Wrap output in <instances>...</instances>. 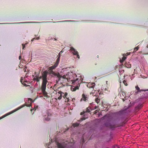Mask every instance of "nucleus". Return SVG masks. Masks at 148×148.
Masks as SVG:
<instances>
[{
  "label": "nucleus",
  "mask_w": 148,
  "mask_h": 148,
  "mask_svg": "<svg viewBox=\"0 0 148 148\" xmlns=\"http://www.w3.org/2000/svg\"><path fill=\"white\" fill-rule=\"evenodd\" d=\"M70 50L72 53L73 55H76L78 59L80 58V56L78 54V52L73 47H71Z\"/></svg>",
  "instance_id": "nucleus-1"
},
{
  "label": "nucleus",
  "mask_w": 148,
  "mask_h": 148,
  "mask_svg": "<svg viewBox=\"0 0 148 148\" xmlns=\"http://www.w3.org/2000/svg\"><path fill=\"white\" fill-rule=\"evenodd\" d=\"M127 55H126V54H123V57L122 58V59L120 60V62L122 63L126 58V57L125 56L130 55V53H127Z\"/></svg>",
  "instance_id": "nucleus-2"
},
{
  "label": "nucleus",
  "mask_w": 148,
  "mask_h": 148,
  "mask_svg": "<svg viewBox=\"0 0 148 148\" xmlns=\"http://www.w3.org/2000/svg\"><path fill=\"white\" fill-rule=\"evenodd\" d=\"M60 57H58V58L57 59L56 63L55 65H57L58 64L59 61L60 60Z\"/></svg>",
  "instance_id": "nucleus-3"
},
{
  "label": "nucleus",
  "mask_w": 148,
  "mask_h": 148,
  "mask_svg": "<svg viewBox=\"0 0 148 148\" xmlns=\"http://www.w3.org/2000/svg\"><path fill=\"white\" fill-rule=\"evenodd\" d=\"M63 52V51L62 50L60 52V53H59V54H58V55H59L58 57H60V55Z\"/></svg>",
  "instance_id": "nucleus-4"
},
{
  "label": "nucleus",
  "mask_w": 148,
  "mask_h": 148,
  "mask_svg": "<svg viewBox=\"0 0 148 148\" xmlns=\"http://www.w3.org/2000/svg\"><path fill=\"white\" fill-rule=\"evenodd\" d=\"M139 49V48L138 47H136L134 49V51H136L138 50Z\"/></svg>",
  "instance_id": "nucleus-5"
},
{
  "label": "nucleus",
  "mask_w": 148,
  "mask_h": 148,
  "mask_svg": "<svg viewBox=\"0 0 148 148\" xmlns=\"http://www.w3.org/2000/svg\"><path fill=\"white\" fill-rule=\"evenodd\" d=\"M22 45L23 46V49H24L25 47V45L23 44H22Z\"/></svg>",
  "instance_id": "nucleus-6"
},
{
  "label": "nucleus",
  "mask_w": 148,
  "mask_h": 148,
  "mask_svg": "<svg viewBox=\"0 0 148 148\" xmlns=\"http://www.w3.org/2000/svg\"><path fill=\"white\" fill-rule=\"evenodd\" d=\"M36 39V38H33L32 40H31V41L32 42L34 40V39Z\"/></svg>",
  "instance_id": "nucleus-7"
},
{
  "label": "nucleus",
  "mask_w": 148,
  "mask_h": 148,
  "mask_svg": "<svg viewBox=\"0 0 148 148\" xmlns=\"http://www.w3.org/2000/svg\"><path fill=\"white\" fill-rule=\"evenodd\" d=\"M21 59V56H19V60H20Z\"/></svg>",
  "instance_id": "nucleus-8"
},
{
  "label": "nucleus",
  "mask_w": 148,
  "mask_h": 148,
  "mask_svg": "<svg viewBox=\"0 0 148 148\" xmlns=\"http://www.w3.org/2000/svg\"><path fill=\"white\" fill-rule=\"evenodd\" d=\"M39 38H39V37H37V38H36V40H38L39 39Z\"/></svg>",
  "instance_id": "nucleus-9"
},
{
  "label": "nucleus",
  "mask_w": 148,
  "mask_h": 148,
  "mask_svg": "<svg viewBox=\"0 0 148 148\" xmlns=\"http://www.w3.org/2000/svg\"><path fill=\"white\" fill-rule=\"evenodd\" d=\"M99 56H97V58H99Z\"/></svg>",
  "instance_id": "nucleus-10"
}]
</instances>
